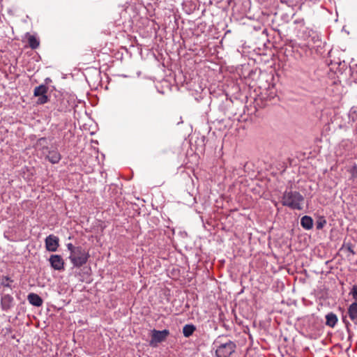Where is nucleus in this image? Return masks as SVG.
Instances as JSON below:
<instances>
[{"instance_id":"nucleus-1","label":"nucleus","mask_w":357,"mask_h":357,"mask_svg":"<svg viewBox=\"0 0 357 357\" xmlns=\"http://www.w3.org/2000/svg\"><path fill=\"white\" fill-rule=\"evenodd\" d=\"M304 197L297 191H284L282 197V204L293 210H302Z\"/></svg>"},{"instance_id":"nucleus-2","label":"nucleus","mask_w":357,"mask_h":357,"mask_svg":"<svg viewBox=\"0 0 357 357\" xmlns=\"http://www.w3.org/2000/svg\"><path fill=\"white\" fill-rule=\"evenodd\" d=\"M215 344H219L215 350L217 357H230L235 352L236 348L235 342L231 340L225 342L217 340Z\"/></svg>"},{"instance_id":"nucleus-3","label":"nucleus","mask_w":357,"mask_h":357,"mask_svg":"<svg viewBox=\"0 0 357 357\" xmlns=\"http://www.w3.org/2000/svg\"><path fill=\"white\" fill-rule=\"evenodd\" d=\"M89 254L82 248L73 252V255L69 256L71 263L75 267H80L86 264L88 260Z\"/></svg>"},{"instance_id":"nucleus-4","label":"nucleus","mask_w":357,"mask_h":357,"mask_svg":"<svg viewBox=\"0 0 357 357\" xmlns=\"http://www.w3.org/2000/svg\"><path fill=\"white\" fill-rule=\"evenodd\" d=\"M169 334V331L166 329L163 331L153 329L152 331L151 340L149 344L152 347H155L158 343L165 341Z\"/></svg>"},{"instance_id":"nucleus-5","label":"nucleus","mask_w":357,"mask_h":357,"mask_svg":"<svg viewBox=\"0 0 357 357\" xmlns=\"http://www.w3.org/2000/svg\"><path fill=\"white\" fill-rule=\"evenodd\" d=\"M51 267L54 270L61 271H64V261L63 258L59 255H52L49 259Z\"/></svg>"},{"instance_id":"nucleus-6","label":"nucleus","mask_w":357,"mask_h":357,"mask_svg":"<svg viewBox=\"0 0 357 357\" xmlns=\"http://www.w3.org/2000/svg\"><path fill=\"white\" fill-rule=\"evenodd\" d=\"M59 239L57 236L50 234L47 236L45 238V248L47 250L50 252H55L57 250V248L59 245Z\"/></svg>"},{"instance_id":"nucleus-7","label":"nucleus","mask_w":357,"mask_h":357,"mask_svg":"<svg viewBox=\"0 0 357 357\" xmlns=\"http://www.w3.org/2000/svg\"><path fill=\"white\" fill-rule=\"evenodd\" d=\"M321 43V40L319 33L312 31V33L309 35L307 39V45L305 47L308 48H314L315 47H319Z\"/></svg>"},{"instance_id":"nucleus-8","label":"nucleus","mask_w":357,"mask_h":357,"mask_svg":"<svg viewBox=\"0 0 357 357\" xmlns=\"http://www.w3.org/2000/svg\"><path fill=\"white\" fill-rule=\"evenodd\" d=\"M14 299L13 297L7 294L1 296V305L3 311H8L13 306Z\"/></svg>"},{"instance_id":"nucleus-9","label":"nucleus","mask_w":357,"mask_h":357,"mask_svg":"<svg viewBox=\"0 0 357 357\" xmlns=\"http://www.w3.org/2000/svg\"><path fill=\"white\" fill-rule=\"evenodd\" d=\"M48 154L45 156L52 164H57L59 162L61 156V154L56 150H47Z\"/></svg>"},{"instance_id":"nucleus-10","label":"nucleus","mask_w":357,"mask_h":357,"mask_svg":"<svg viewBox=\"0 0 357 357\" xmlns=\"http://www.w3.org/2000/svg\"><path fill=\"white\" fill-rule=\"evenodd\" d=\"M29 303L35 307H40L43 305V299L35 293H30L27 296Z\"/></svg>"},{"instance_id":"nucleus-11","label":"nucleus","mask_w":357,"mask_h":357,"mask_svg":"<svg viewBox=\"0 0 357 357\" xmlns=\"http://www.w3.org/2000/svg\"><path fill=\"white\" fill-rule=\"evenodd\" d=\"M348 314L351 320L357 324V302L351 303L348 308Z\"/></svg>"},{"instance_id":"nucleus-12","label":"nucleus","mask_w":357,"mask_h":357,"mask_svg":"<svg viewBox=\"0 0 357 357\" xmlns=\"http://www.w3.org/2000/svg\"><path fill=\"white\" fill-rule=\"evenodd\" d=\"M326 326L333 328L337 322V317L335 314L330 312L326 315Z\"/></svg>"},{"instance_id":"nucleus-13","label":"nucleus","mask_w":357,"mask_h":357,"mask_svg":"<svg viewBox=\"0 0 357 357\" xmlns=\"http://www.w3.org/2000/svg\"><path fill=\"white\" fill-rule=\"evenodd\" d=\"M301 225L305 229H311L313 227V220L310 216L305 215L301 220Z\"/></svg>"},{"instance_id":"nucleus-14","label":"nucleus","mask_w":357,"mask_h":357,"mask_svg":"<svg viewBox=\"0 0 357 357\" xmlns=\"http://www.w3.org/2000/svg\"><path fill=\"white\" fill-rule=\"evenodd\" d=\"M196 331V327L193 324H186L183 328V334L184 337H189Z\"/></svg>"},{"instance_id":"nucleus-15","label":"nucleus","mask_w":357,"mask_h":357,"mask_svg":"<svg viewBox=\"0 0 357 357\" xmlns=\"http://www.w3.org/2000/svg\"><path fill=\"white\" fill-rule=\"evenodd\" d=\"M48 88L45 84H40L38 86H36L33 91L34 96H39L47 95Z\"/></svg>"},{"instance_id":"nucleus-16","label":"nucleus","mask_w":357,"mask_h":357,"mask_svg":"<svg viewBox=\"0 0 357 357\" xmlns=\"http://www.w3.org/2000/svg\"><path fill=\"white\" fill-rule=\"evenodd\" d=\"M13 282V280H11L8 276L3 277L1 282V286L3 287V291H6V288H9L10 289H13V286L11 283Z\"/></svg>"},{"instance_id":"nucleus-17","label":"nucleus","mask_w":357,"mask_h":357,"mask_svg":"<svg viewBox=\"0 0 357 357\" xmlns=\"http://www.w3.org/2000/svg\"><path fill=\"white\" fill-rule=\"evenodd\" d=\"M28 42L30 47L33 50L38 48L40 45L39 40L34 36H29Z\"/></svg>"},{"instance_id":"nucleus-18","label":"nucleus","mask_w":357,"mask_h":357,"mask_svg":"<svg viewBox=\"0 0 357 357\" xmlns=\"http://www.w3.org/2000/svg\"><path fill=\"white\" fill-rule=\"evenodd\" d=\"M36 145L43 151H47L49 149L47 146V139L46 137L39 138L37 141Z\"/></svg>"},{"instance_id":"nucleus-19","label":"nucleus","mask_w":357,"mask_h":357,"mask_svg":"<svg viewBox=\"0 0 357 357\" xmlns=\"http://www.w3.org/2000/svg\"><path fill=\"white\" fill-rule=\"evenodd\" d=\"M38 97V98L36 102L38 105L45 104V103L47 102L49 100L48 96L47 95L39 96Z\"/></svg>"},{"instance_id":"nucleus-20","label":"nucleus","mask_w":357,"mask_h":357,"mask_svg":"<svg viewBox=\"0 0 357 357\" xmlns=\"http://www.w3.org/2000/svg\"><path fill=\"white\" fill-rule=\"evenodd\" d=\"M68 250L70 252V255H73V252L76 251V250H79L82 248L81 246L75 247L71 243H69L66 245Z\"/></svg>"},{"instance_id":"nucleus-21","label":"nucleus","mask_w":357,"mask_h":357,"mask_svg":"<svg viewBox=\"0 0 357 357\" xmlns=\"http://www.w3.org/2000/svg\"><path fill=\"white\" fill-rule=\"evenodd\" d=\"M326 224V220L324 219L323 218H320L317 221L316 227L317 229H321Z\"/></svg>"},{"instance_id":"nucleus-22","label":"nucleus","mask_w":357,"mask_h":357,"mask_svg":"<svg viewBox=\"0 0 357 357\" xmlns=\"http://www.w3.org/2000/svg\"><path fill=\"white\" fill-rule=\"evenodd\" d=\"M330 64L331 66L337 65L338 67L341 68V69H344L347 66V65L344 61L342 62H341L340 61H331Z\"/></svg>"},{"instance_id":"nucleus-23","label":"nucleus","mask_w":357,"mask_h":357,"mask_svg":"<svg viewBox=\"0 0 357 357\" xmlns=\"http://www.w3.org/2000/svg\"><path fill=\"white\" fill-rule=\"evenodd\" d=\"M349 173L351 174L353 178H357V165L355 164L352 166V167L349 169Z\"/></svg>"},{"instance_id":"nucleus-24","label":"nucleus","mask_w":357,"mask_h":357,"mask_svg":"<svg viewBox=\"0 0 357 357\" xmlns=\"http://www.w3.org/2000/svg\"><path fill=\"white\" fill-rule=\"evenodd\" d=\"M350 294L353 298L357 301V284L353 286Z\"/></svg>"},{"instance_id":"nucleus-25","label":"nucleus","mask_w":357,"mask_h":357,"mask_svg":"<svg viewBox=\"0 0 357 357\" xmlns=\"http://www.w3.org/2000/svg\"><path fill=\"white\" fill-rule=\"evenodd\" d=\"M347 250L353 255L355 254V252L354 251L351 245L347 246Z\"/></svg>"},{"instance_id":"nucleus-26","label":"nucleus","mask_w":357,"mask_h":357,"mask_svg":"<svg viewBox=\"0 0 357 357\" xmlns=\"http://www.w3.org/2000/svg\"><path fill=\"white\" fill-rule=\"evenodd\" d=\"M86 96L88 99H89V91L86 92Z\"/></svg>"},{"instance_id":"nucleus-27","label":"nucleus","mask_w":357,"mask_h":357,"mask_svg":"<svg viewBox=\"0 0 357 357\" xmlns=\"http://www.w3.org/2000/svg\"><path fill=\"white\" fill-rule=\"evenodd\" d=\"M93 134H94V132L93 131H91L90 135H92Z\"/></svg>"},{"instance_id":"nucleus-28","label":"nucleus","mask_w":357,"mask_h":357,"mask_svg":"<svg viewBox=\"0 0 357 357\" xmlns=\"http://www.w3.org/2000/svg\"><path fill=\"white\" fill-rule=\"evenodd\" d=\"M50 80V78H47V79H45V81H46V82H49Z\"/></svg>"}]
</instances>
